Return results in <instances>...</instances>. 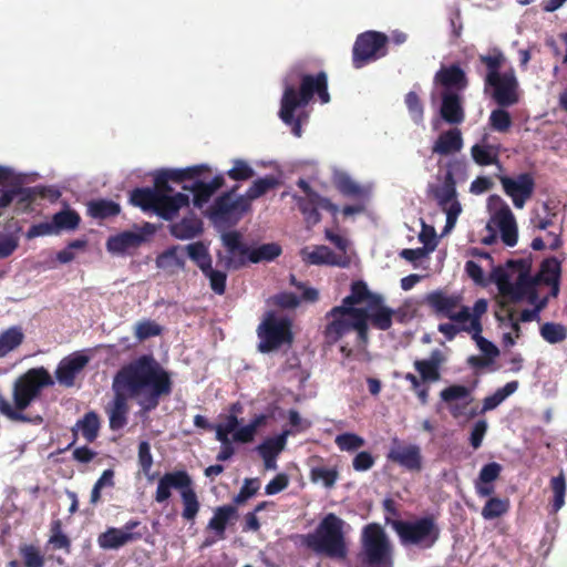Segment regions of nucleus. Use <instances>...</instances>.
Returning <instances> with one entry per match:
<instances>
[{"label": "nucleus", "instance_id": "1", "mask_svg": "<svg viewBox=\"0 0 567 567\" xmlns=\"http://www.w3.org/2000/svg\"><path fill=\"white\" fill-rule=\"evenodd\" d=\"M171 385L168 373L152 357H140L123 367L113 379L114 396L105 406L110 429L118 431L126 425L128 399L147 412L158 405L161 396L171 393Z\"/></svg>", "mask_w": 567, "mask_h": 567}, {"label": "nucleus", "instance_id": "2", "mask_svg": "<svg viewBox=\"0 0 567 567\" xmlns=\"http://www.w3.org/2000/svg\"><path fill=\"white\" fill-rule=\"evenodd\" d=\"M393 315L394 311L384 305L382 296L372 293L363 281H355L342 303L327 313L329 323L326 334L336 342L355 331L358 339L367 342L369 321L377 329L388 330L392 326Z\"/></svg>", "mask_w": 567, "mask_h": 567}, {"label": "nucleus", "instance_id": "3", "mask_svg": "<svg viewBox=\"0 0 567 567\" xmlns=\"http://www.w3.org/2000/svg\"><path fill=\"white\" fill-rule=\"evenodd\" d=\"M485 66L484 91L502 107L515 105L519 101V83L515 71L501 72L506 58L498 49H492L478 56Z\"/></svg>", "mask_w": 567, "mask_h": 567}, {"label": "nucleus", "instance_id": "4", "mask_svg": "<svg viewBox=\"0 0 567 567\" xmlns=\"http://www.w3.org/2000/svg\"><path fill=\"white\" fill-rule=\"evenodd\" d=\"M54 381L43 367L29 369L16 379L12 386V403L0 392V413L12 421H27L23 411Z\"/></svg>", "mask_w": 567, "mask_h": 567}, {"label": "nucleus", "instance_id": "5", "mask_svg": "<svg viewBox=\"0 0 567 567\" xmlns=\"http://www.w3.org/2000/svg\"><path fill=\"white\" fill-rule=\"evenodd\" d=\"M492 277L506 301L526 299L529 303L536 302L538 278L532 274L530 260L509 261L505 267L494 269Z\"/></svg>", "mask_w": 567, "mask_h": 567}, {"label": "nucleus", "instance_id": "6", "mask_svg": "<svg viewBox=\"0 0 567 567\" xmlns=\"http://www.w3.org/2000/svg\"><path fill=\"white\" fill-rule=\"evenodd\" d=\"M327 86V75L323 72L316 76L305 75L301 81L299 95L296 92L295 84L286 81L279 116L286 124L292 125V133L297 137L301 136V126L300 120L295 122L293 112L298 106L307 105L315 93H318L321 103H328L330 95Z\"/></svg>", "mask_w": 567, "mask_h": 567}, {"label": "nucleus", "instance_id": "7", "mask_svg": "<svg viewBox=\"0 0 567 567\" xmlns=\"http://www.w3.org/2000/svg\"><path fill=\"white\" fill-rule=\"evenodd\" d=\"M346 523L334 514H328L315 529L305 537V544L317 554L343 560L348 554L344 538Z\"/></svg>", "mask_w": 567, "mask_h": 567}, {"label": "nucleus", "instance_id": "8", "mask_svg": "<svg viewBox=\"0 0 567 567\" xmlns=\"http://www.w3.org/2000/svg\"><path fill=\"white\" fill-rule=\"evenodd\" d=\"M359 558L365 567H392L394 547L382 526L372 523L361 533Z\"/></svg>", "mask_w": 567, "mask_h": 567}, {"label": "nucleus", "instance_id": "9", "mask_svg": "<svg viewBox=\"0 0 567 567\" xmlns=\"http://www.w3.org/2000/svg\"><path fill=\"white\" fill-rule=\"evenodd\" d=\"M392 528L403 547H432L439 538V528L429 517L414 520H393Z\"/></svg>", "mask_w": 567, "mask_h": 567}, {"label": "nucleus", "instance_id": "10", "mask_svg": "<svg viewBox=\"0 0 567 567\" xmlns=\"http://www.w3.org/2000/svg\"><path fill=\"white\" fill-rule=\"evenodd\" d=\"M131 202L133 205L144 210L154 209L161 217L168 220L172 219L181 208L188 206L189 196L183 193L175 195L155 193L146 188L135 189L131 195Z\"/></svg>", "mask_w": 567, "mask_h": 567}, {"label": "nucleus", "instance_id": "11", "mask_svg": "<svg viewBox=\"0 0 567 567\" xmlns=\"http://www.w3.org/2000/svg\"><path fill=\"white\" fill-rule=\"evenodd\" d=\"M260 339L258 349L261 352H270L292 340L291 321L282 316L269 313L258 328Z\"/></svg>", "mask_w": 567, "mask_h": 567}, {"label": "nucleus", "instance_id": "12", "mask_svg": "<svg viewBox=\"0 0 567 567\" xmlns=\"http://www.w3.org/2000/svg\"><path fill=\"white\" fill-rule=\"evenodd\" d=\"M298 186L302 189L305 196H295V199L297 200L299 209L303 214L308 226H313L320 221V214L318 209L328 210L332 215L338 214V206L332 204L328 198L318 195L305 179H299Z\"/></svg>", "mask_w": 567, "mask_h": 567}, {"label": "nucleus", "instance_id": "13", "mask_svg": "<svg viewBox=\"0 0 567 567\" xmlns=\"http://www.w3.org/2000/svg\"><path fill=\"white\" fill-rule=\"evenodd\" d=\"M434 197L437 205L446 215V224L443 234H447L454 228L462 213V206L457 199L455 182L451 173L446 174L443 184L435 189Z\"/></svg>", "mask_w": 567, "mask_h": 567}, {"label": "nucleus", "instance_id": "14", "mask_svg": "<svg viewBox=\"0 0 567 567\" xmlns=\"http://www.w3.org/2000/svg\"><path fill=\"white\" fill-rule=\"evenodd\" d=\"M386 37L383 33L368 31L358 37L353 47V64L357 69L367 62L384 55Z\"/></svg>", "mask_w": 567, "mask_h": 567}, {"label": "nucleus", "instance_id": "15", "mask_svg": "<svg viewBox=\"0 0 567 567\" xmlns=\"http://www.w3.org/2000/svg\"><path fill=\"white\" fill-rule=\"evenodd\" d=\"M225 252H219V262L227 269H238L250 262V247L243 243L241 236L236 231L221 235Z\"/></svg>", "mask_w": 567, "mask_h": 567}, {"label": "nucleus", "instance_id": "16", "mask_svg": "<svg viewBox=\"0 0 567 567\" xmlns=\"http://www.w3.org/2000/svg\"><path fill=\"white\" fill-rule=\"evenodd\" d=\"M473 388L474 386L470 388L462 384H452L441 391L440 398L443 402L449 404V410L453 417L467 416L470 419L476 415V410L466 411L467 406L474 400L472 395Z\"/></svg>", "mask_w": 567, "mask_h": 567}, {"label": "nucleus", "instance_id": "17", "mask_svg": "<svg viewBox=\"0 0 567 567\" xmlns=\"http://www.w3.org/2000/svg\"><path fill=\"white\" fill-rule=\"evenodd\" d=\"M427 302L439 316L446 317L455 323L462 326V322L468 319V307L460 303L458 296L433 292L429 295Z\"/></svg>", "mask_w": 567, "mask_h": 567}, {"label": "nucleus", "instance_id": "18", "mask_svg": "<svg viewBox=\"0 0 567 567\" xmlns=\"http://www.w3.org/2000/svg\"><path fill=\"white\" fill-rule=\"evenodd\" d=\"M499 182L505 194L512 198L516 208L522 209L532 197L535 182L530 174L523 173L516 177L501 176Z\"/></svg>", "mask_w": 567, "mask_h": 567}, {"label": "nucleus", "instance_id": "19", "mask_svg": "<svg viewBox=\"0 0 567 567\" xmlns=\"http://www.w3.org/2000/svg\"><path fill=\"white\" fill-rule=\"evenodd\" d=\"M277 185V179L271 176H266L264 178L256 179L251 186L246 192V199L239 198L237 202H233V195L227 194L223 197H220L217 202V208L218 212L223 214H228L231 212H235L239 208V204H245L246 200H254L260 196H262L265 193H267L269 189L274 188Z\"/></svg>", "mask_w": 567, "mask_h": 567}, {"label": "nucleus", "instance_id": "20", "mask_svg": "<svg viewBox=\"0 0 567 567\" xmlns=\"http://www.w3.org/2000/svg\"><path fill=\"white\" fill-rule=\"evenodd\" d=\"M488 228L495 227L499 230L502 240L507 246H515L518 239L517 224L508 205L502 203V206L494 212L487 225Z\"/></svg>", "mask_w": 567, "mask_h": 567}, {"label": "nucleus", "instance_id": "21", "mask_svg": "<svg viewBox=\"0 0 567 567\" xmlns=\"http://www.w3.org/2000/svg\"><path fill=\"white\" fill-rule=\"evenodd\" d=\"M388 458L411 472H419L422 468L421 449L415 444H403L395 440Z\"/></svg>", "mask_w": 567, "mask_h": 567}, {"label": "nucleus", "instance_id": "22", "mask_svg": "<svg viewBox=\"0 0 567 567\" xmlns=\"http://www.w3.org/2000/svg\"><path fill=\"white\" fill-rule=\"evenodd\" d=\"M145 241V236L138 230H125L111 236L106 241V249L112 255L130 254Z\"/></svg>", "mask_w": 567, "mask_h": 567}, {"label": "nucleus", "instance_id": "23", "mask_svg": "<svg viewBox=\"0 0 567 567\" xmlns=\"http://www.w3.org/2000/svg\"><path fill=\"white\" fill-rule=\"evenodd\" d=\"M89 358L80 353L64 358L55 371L58 382L64 386H72L76 374L83 370Z\"/></svg>", "mask_w": 567, "mask_h": 567}, {"label": "nucleus", "instance_id": "24", "mask_svg": "<svg viewBox=\"0 0 567 567\" xmlns=\"http://www.w3.org/2000/svg\"><path fill=\"white\" fill-rule=\"evenodd\" d=\"M301 258L309 265H331V266H347L348 261L344 257L337 256L327 246L305 247L300 251Z\"/></svg>", "mask_w": 567, "mask_h": 567}, {"label": "nucleus", "instance_id": "25", "mask_svg": "<svg viewBox=\"0 0 567 567\" xmlns=\"http://www.w3.org/2000/svg\"><path fill=\"white\" fill-rule=\"evenodd\" d=\"M185 485H192V480L189 475L184 471L171 472L166 473L159 481L156 488L155 501L157 503H163L167 501L171 496V489L177 488L179 491L185 487Z\"/></svg>", "mask_w": 567, "mask_h": 567}, {"label": "nucleus", "instance_id": "26", "mask_svg": "<svg viewBox=\"0 0 567 567\" xmlns=\"http://www.w3.org/2000/svg\"><path fill=\"white\" fill-rule=\"evenodd\" d=\"M444 355L435 350L427 359L414 361V368L420 373L422 381L436 382L441 379L440 368L444 362Z\"/></svg>", "mask_w": 567, "mask_h": 567}, {"label": "nucleus", "instance_id": "27", "mask_svg": "<svg viewBox=\"0 0 567 567\" xmlns=\"http://www.w3.org/2000/svg\"><path fill=\"white\" fill-rule=\"evenodd\" d=\"M444 121L451 124H460L464 121V111L460 96L452 91L442 93V105L440 110Z\"/></svg>", "mask_w": 567, "mask_h": 567}, {"label": "nucleus", "instance_id": "28", "mask_svg": "<svg viewBox=\"0 0 567 567\" xmlns=\"http://www.w3.org/2000/svg\"><path fill=\"white\" fill-rule=\"evenodd\" d=\"M203 230V223L195 214H188L182 220L171 224L172 236L181 240H188L198 236Z\"/></svg>", "mask_w": 567, "mask_h": 567}, {"label": "nucleus", "instance_id": "29", "mask_svg": "<svg viewBox=\"0 0 567 567\" xmlns=\"http://www.w3.org/2000/svg\"><path fill=\"white\" fill-rule=\"evenodd\" d=\"M141 534H128L121 528L111 527L97 538V544L103 549H118L120 547L141 538Z\"/></svg>", "mask_w": 567, "mask_h": 567}, {"label": "nucleus", "instance_id": "30", "mask_svg": "<svg viewBox=\"0 0 567 567\" xmlns=\"http://www.w3.org/2000/svg\"><path fill=\"white\" fill-rule=\"evenodd\" d=\"M434 83L444 86L445 91L463 90L466 86V76L456 65L442 68L435 75Z\"/></svg>", "mask_w": 567, "mask_h": 567}, {"label": "nucleus", "instance_id": "31", "mask_svg": "<svg viewBox=\"0 0 567 567\" xmlns=\"http://www.w3.org/2000/svg\"><path fill=\"white\" fill-rule=\"evenodd\" d=\"M204 169H207L206 165L190 166L182 169H163L158 172L155 177L156 185L162 188L163 194H166L168 190L166 187L167 181L182 182L184 179L192 178Z\"/></svg>", "mask_w": 567, "mask_h": 567}, {"label": "nucleus", "instance_id": "32", "mask_svg": "<svg viewBox=\"0 0 567 567\" xmlns=\"http://www.w3.org/2000/svg\"><path fill=\"white\" fill-rule=\"evenodd\" d=\"M463 138L460 130L453 128L442 133L433 145V153L449 155L461 151Z\"/></svg>", "mask_w": 567, "mask_h": 567}, {"label": "nucleus", "instance_id": "33", "mask_svg": "<svg viewBox=\"0 0 567 567\" xmlns=\"http://www.w3.org/2000/svg\"><path fill=\"white\" fill-rule=\"evenodd\" d=\"M223 184L224 177L221 175L215 176L210 182H196L190 188L194 195V205L202 208Z\"/></svg>", "mask_w": 567, "mask_h": 567}, {"label": "nucleus", "instance_id": "34", "mask_svg": "<svg viewBox=\"0 0 567 567\" xmlns=\"http://www.w3.org/2000/svg\"><path fill=\"white\" fill-rule=\"evenodd\" d=\"M185 248L174 246L162 252L156 259V266L163 270L175 272L184 267Z\"/></svg>", "mask_w": 567, "mask_h": 567}, {"label": "nucleus", "instance_id": "35", "mask_svg": "<svg viewBox=\"0 0 567 567\" xmlns=\"http://www.w3.org/2000/svg\"><path fill=\"white\" fill-rule=\"evenodd\" d=\"M560 272V264L557 259L551 258L543 262L540 270L533 274L538 278V285L545 282L551 286V296L556 297L559 292L558 278Z\"/></svg>", "mask_w": 567, "mask_h": 567}, {"label": "nucleus", "instance_id": "36", "mask_svg": "<svg viewBox=\"0 0 567 567\" xmlns=\"http://www.w3.org/2000/svg\"><path fill=\"white\" fill-rule=\"evenodd\" d=\"M333 183L337 188L347 196H363L368 193L369 188L359 185L352 177L342 169L333 171Z\"/></svg>", "mask_w": 567, "mask_h": 567}, {"label": "nucleus", "instance_id": "37", "mask_svg": "<svg viewBox=\"0 0 567 567\" xmlns=\"http://www.w3.org/2000/svg\"><path fill=\"white\" fill-rule=\"evenodd\" d=\"M24 340V333L20 327H10L0 333V358L14 351Z\"/></svg>", "mask_w": 567, "mask_h": 567}, {"label": "nucleus", "instance_id": "38", "mask_svg": "<svg viewBox=\"0 0 567 567\" xmlns=\"http://www.w3.org/2000/svg\"><path fill=\"white\" fill-rule=\"evenodd\" d=\"M100 429V419L99 415L91 411L87 412L81 420H79L75 424V431H80L82 436L87 442H93L99 433Z\"/></svg>", "mask_w": 567, "mask_h": 567}, {"label": "nucleus", "instance_id": "39", "mask_svg": "<svg viewBox=\"0 0 567 567\" xmlns=\"http://www.w3.org/2000/svg\"><path fill=\"white\" fill-rule=\"evenodd\" d=\"M518 389L517 381H511L503 388L498 389L494 394L486 396L483 401V408L481 413L494 410L497 408L506 398L515 393Z\"/></svg>", "mask_w": 567, "mask_h": 567}, {"label": "nucleus", "instance_id": "40", "mask_svg": "<svg viewBox=\"0 0 567 567\" xmlns=\"http://www.w3.org/2000/svg\"><path fill=\"white\" fill-rule=\"evenodd\" d=\"M509 509V499L501 497H489L482 508V516L486 520L498 518Z\"/></svg>", "mask_w": 567, "mask_h": 567}, {"label": "nucleus", "instance_id": "41", "mask_svg": "<svg viewBox=\"0 0 567 567\" xmlns=\"http://www.w3.org/2000/svg\"><path fill=\"white\" fill-rule=\"evenodd\" d=\"M181 496L184 505L182 513L183 518L186 520H194L199 511V503L192 485H185L181 491Z\"/></svg>", "mask_w": 567, "mask_h": 567}, {"label": "nucleus", "instance_id": "42", "mask_svg": "<svg viewBox=\"0 0 567 567\" xmlns=\"http://www.w3.org/2000/svg\"><path fill=\"white\" fill-rule=\"evenodd\" d=\"M487 310V301L485 299H478L473 306V309L471 310L468 308V319L466 321L462 322L461 329L466 330H475L482 331V323H481V317L486 312Z\"/></svg>", "mask_w": 567, "mask_h": 567}, {"label": "nucleus", "instance_id": "43", "mask_svg": "<svg viewBox=\"0 0 567 567\" xmlns=\"http://www.w3.org/2000/svg\"><path fill=\"white\" fill-rule=\"evenodd\" d=\"M281 248L274 243L262 244L258 247H250V262L258 264L264 261H271L278 257Z\"/></svg>", "mask_w": 567, "mask_h": 567}, {"label": "nucleus", "instance_id": "44", "mask_svg": "<svg viewBox=\"0 0 567 567\" xmlns=\"http://www.w3.org/2000/svg\"><path fill=\"white\" fill-rule=\"evenodd\" d=\"M287 442V433L269 437L265 440L258 447L261 457L271 456L277 457L285 449Z\"/></svg>", "mask_w": 567, "mask_h": 567}, {"label": "nucleus", "instance_id": "45", "mask_svg": "<svg viewBox=\"0 0 567 567\" xmlns=\"http://www.w3.org/2000/svg\"><path fill=\"white\" fill-rule=\"evenodd\" d=\"M235 514V508L233 506H223L218 507L208 523V527L215 530L219 537H224V532L228 520Z\"/></svg>", "mask_w": 567, "mask_h": 567}, {"label": "nucleus", "instance_id": "46", "mask_svg": "<svg viewBox=\"0 0 567 567\" xmlns=\"http://www.w3.org/2000/svg\"><path fill=\"white\" fill-rule=\"evenodd\" d=\"M185 251H187L189 258L196 262L203 272L212 266V259L204 244H190L185 247Z\"/></svg>", "mask_w": 567, "mask_h": 567}, {"label": "nucleus", "instance_id": "47", "mask_svg": "<svg viewBox=\"0 0 567 567\" xmlns=\"http://www.w3.org/2000/svg\"><path fill=\"white\" fill-rule=\"evenodd\" d=\"M491 127L498 133H506L513 125L511 114L502 106L493 110L488 117Z\"/></svg>", "mask_w": 567, "mask_h": 567}, {"label": "nucleus", "instance_id": "48", "mask_svg": "<svg viewBox=\"0 0 567 567\" xmlns=\"http://www.w3.org/2000/svg\"><path fill=\"white\" fill-rule=\"evenodd\" d=\"M52 219L58 234H60L62 230H73L80 223V216L70 209H64L54 214Z\"/></svg>", "mask_w": 567, "mask_h": 567}, {"label": "nucleus", "instance_id": "49", "mask_svg": "<svg viewBox=\"0 0 567 567\" xmlns=\"http://www.w3.org/2000/svg\"><path fill=\"white\" fill-rule=\"evenodd\" d=\"M89 213L94 218H106L120 213V206L111 200H95L89 204Z\"/></svg>", "mask_w": 567, "mask_h": 567}, {"label": "nucleus", "instance_id": "50", "mask_svg": "<svg viewBox=\"0 0 567 567\" xmlns=\"http://www.w3.org/2000/svg\"><path fill=\"white\" fill-rule=\"evenodd\" d=\"M265 422L264 415L256 416L249 424L237 427V431L233 435V440L239 443L251 442L256 435V432L260 425Z\"/></svg>", "mask_w": 567, "mask_h": 567}, {"label": "nucleus", "instance_id": "51", "mask_svg": "<svg viewBox=\"0 0 567 567\" xmlns=\"http://www.w3.org/2000/svg\"><path fill=\"white\" fill-rule=\"evenodd\" d=\"M540 336L548 343H558L566 339L567 330L563 324L547 322L540 327Z\"/></svg>", "mask_w": 567, "mask_h": 567}, {"label": "nucleus", "instance_id": "52", "mask_svg": "<svg viewBox=\"0 0 567 567\" xmlns=\"http://www.w3.org/2000/svg\"><path fill=\"white\" fill-rule=\"evenodd\" d=\"M473 159L480 165H491L497 161V150L492 145H474L471 150Z\"/></svg>", "mask_w": 567, "mask_h": 567}, {"label": "nucleus", "instance_id": "53", "mask_svg": "<svg viewBox=\"0 0 567 567\" xmlns=\"http://www.w3.org/2000/svg\"><path fill=\"white\" fill-rule=\"evenodd\" d=\"M338 478V473L332 467L318 466L311 471V480L313 483L321 484L322 486L330 488L334 485Z\"/></svg>", "mask_w": 567, "mask_h": 567}, {"label": "nucleus", "instance_id": "54", "mask_svg": "<svg viewBox=\"0 0 567 567\" xmlns=\"http://www.w3.org/2000/svg\"><path fill=\"white\" fill-rule=\"evenodd\" d=\"M25 567H43L44 557L41 551L33 545H23L20 548Z\"/></svg>", "mask_w": 567, "mask_h": 567}, {"label": "nucleus", "instance_id": "55", "mask_svg": "<svg viewBox=\"0 0 567 567\" xmlns=\"http://www.w3.org/2000/svg\"><path fill=\"white\" fill-rule=\"evenodd\" d=\"M31 188L0 189V208L9 206L16 198L27 200L31 197Z\"/></svg>", "mask_w": 567, "mask_h": 567}, {"label": "nucleus", "instance_id": "56", "mask_svg": "<svg viewBox=\"0 0 567 567\" xmlns=\"http://www.w3.org/2000/svg\"><path fill=\"white\" fill-rule=\"evenodd\" d=\"M227 175L234 181H246L255 175V171L246 161L234 159V165Z\"/></svg>", "mask_w": 567, "mask_h": 567}, {"label": "nucleus", "instance_id": "57", "mask_svg": "<svg viewBox=\"0 0 567 567\" xmlns=\"http://www.w3.org/2000/svg\"><path fill=\"white\" fill-rule=\"evenodd\" d=\"M551 489L554 492V512H558L565 504L566 482L563 473L553 477Z\"/></svg>", "mask_w": 567, "mask_h": 567}, {"label": "nucleus", "instance_id": "58", "mask_svg": "<svg viewBox=\"0 0 567 567\" xmlns=\"http://www.w3.org/2000/svg\"><path fill=\"white\" fill-rule=\"evenodd\" d=\"M336 444L342 451H354L364 445V440L357 434L344 433L336 437Z\"/></svg>", "mask_w": 567, "mask_h": 567}, {"label": "nucleus", "instance_id": "59", "mask_svg": "<svg viewBox=\"0 0 567 567\" xmlns=\"http://www.w3.org/2000/svg\"><path fill=\"white\" fill-rule=\"evenodd\" d=\"M405 104L413 122L416 124L421 123L423 121V105L415 92L406 94Z\"/></svg>", "mask_w": 567, "mask_h": 567}, {"label": "nucleus", "instance_id": "60", "mask_svg": "<svg viewBox=\"0 0 567 567\" xmlns=\"http://www.w3.org/2000/svg\"><path fill=\"white\" fill-rule=\"evenodd\" d=\"M161 327L152 320L140 321L135 324V337L138 340H145L150 337L158 336Z\"/></svg>", "mask_w": 567, "mask_h": 567}, {"label": "nucleus", "instance_id": "61", "mask_svg": "<svg viewBox=\"0 0 567 567\" xmlns=\"http://www.w3.org/2000/svg\"><path fill=\"white\" fill-rule=\"evenodd\" d=\"M465 332L472 334L473 340L476 342V346L485 354V357L494 360L498 355V349L492 342L481 336L482 331H477L476 333L475 330H466Z\"/></svg>", "mask_w": 567, "mask_h": 567}, {"label": "nucleus", "instance_id": "62", "mask_svg": "<svg viewBox=\"0 0 567 567\" xmlns=\"http://www.w3.org/2000/svg\"><path fill=\"white\" fill-rule=\"evenodd\" d=\"M204 275L209 279L212 289L221 295L225 291L226 274L219 270L213 269L210 266L204 271Z\"/></svg>", "mask_w": 567, "mask_h": 567}, {"label": "nucleus", "instance_id": "63", "mask_svg": "<svg viewBox=\"0 0 567 567\" xmlns=\"http://www.w3.org/2000/svg\"><path fill=\"white\" fill-rule=\"evenodd\" d=\"M487 427L488 425L485 420H480L474 424L470 439L473 449L477 450L482 445Z\"/></svg>", "mask_w": 567, "mask_h": 567}, {"label": "nucleus", "instance_id": "64", "mask_svg": "<svg viewBox=\"0 0 567 567\" xmlns=\"http://www.w3.org/2000/svg\"><path fill=\"white\" fill-rule=\"evenodd\" d=\"M501 471L502 466L498 463H488L482 467L477 481L493 483L498 478Z\"/></svg>", "mask_w": 567, "mask_h": 567}]
</instances>
